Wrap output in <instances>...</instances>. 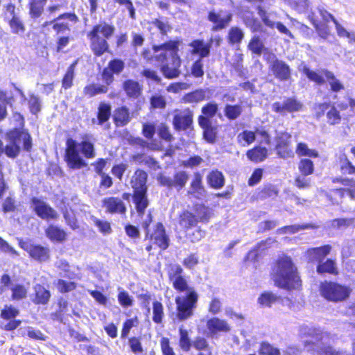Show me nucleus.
Returning <instances> with one entry per match:
<instances>
[{"label":"nucleus","instance_id":"f257e3e1","mask_svg":"<svg viewBox=\"0 0 355 355\" xmlns=\"http://www.w3.org/2000/svg\"><path fill=\"white\" fill-rule=\"evenodd\" d=\"M183 272L182 268L178 263L166 266L167 276L173 289L178 293H186L185 295H177L175 297V319L179 322L186 321L194 315L199 299L198 293L189 286Z\"/></svg>","mask_w":355,"mask_h":355},{"label":"nucleus","instance_id":"f03ea898","mask_svg":"<svg viewBox=\"0 0 355 355\" xmlns=\"http://www.w3.org/2000/svg\"><path fill=\"white\" fill-rule=\"evenodd\" d=\"M180 43L178 40H169L162 44H155L152 46L154 53L161 51L165 52L153 55L150 49L145 48L141 51V55L147 62L150 63L155 60L162 63L159 69L164 78L167 79L176 78L181 74L182 60L178 55Z\"/></svg>","mask_w":355,"mask_h":355},{"label":"nucleus","instance_id":"7ed1b4c3","mask_svg":"<svg viewBox=\"0 0 355 355\" xmlns=\"http://www.w3.org/2000/svg\"><path fill=\"white\" fill-rule=\"evenodd\" d=\"M214 216V211L204 203H195L193 211L189 209L182 210L178 216V225L180 231L184 237L191 243L200 241L204 236V232L198 227L194 231L189 232L192 228L196 227L199 223L207 224Z\"/></svg>","mask_w":355,"mask_h":355},{"label":"nucleus","instance_id":"20e7f679","mask_svg":"<svg viewBox=\"0 0 355 355\" xmlns=\"http://www.w3.org/2000/svg\"><path fill=\"white\" fill-rule=\"evenodd\" d=\"M80 153L86 159H90L95 157V146L92 141V135L88 134L82 135L80 143L71 137L66 139L64 160L69 168L79 170L87 166V162Z\"/></svg>","mask_w":355,"mask_h":355},{"label":"nucleus","instance_id":"39448f33","mask_svg":"<svg viewBox=\"0 0 355 355\" xmlns=\"http://www.w3.org/2000/svg\"><path fill=\"white\" fill-rule=\"evenodd\" d=\"M300 335L307 350H313L318 355H349L343 350H337L331 345L333 339L329 333L307 326L300 328Z\"/></svg>","mask_w":355,"mask_h":355},{"label":"nucleus","instance_id":"423d86ee","mask_svg":"<svg viewBox=\"0 0 355 355\" xmlns=\"http://www.w3.org/2000/svg\"><path fill=\"white\" fill-rule=\"evenodd\" d=\"M80 19L75 12H64L51 20L45 21L42 28L51 26L52 30L58 37L56 40V51H61L72 40L70 36L72 26L77 24Z\"/></svg>","mask_w":355,"mask_h":355},{"label":"nucleus","instance_id":"0eeeda50","mask_svg":"<svg viewBox=\"0 0 355 355\" xmlns=\"http://www.w3.org/2000/svg\"><path fill=\"white\" fill-rule=\"evenodd\" d=\"M115 32V27L112 24L105 21H100L92 26L87 33V38L89 42V48L95 57H101L106 53L110 52V46L108 40Z\"/></svg>","mask_w":355,"mask_h":355},{"label":"nucleus","instance_id":"6e6552de","mask_svg":"<svg viewBox=\"0 0 355 355\" xmlns=\"http://www.w3.org/2000/svg\"><path fill=\"white\" fill-rule=\"evenodd\" d=\"M6 137L8 144L4 147L0 139V155L4 153L9 158H16L21 152V142L24 150L28 153L32 150L33 140L29 132L21 129H10L6 132Z\"/></svg>","mask_w":355,"mask_h":355},{"label":"nucleus","instance_id":"1a4fd4ad","mask_svg":"<svg viewBox=\"0 0 355 355\" xmlns=\"http://www.w3.org/2000/svg\"><path fill=\"white\" fill-rule=\"evenodd\" d=\"M152 222L153 215L148 213L147 218L142 223V227L145 230V239L152 241L155 248H159L160 251H164L170 245L169 235L162 222H157L150 229V225Z\"/></svg>","mask_w":355,"mask_h":355},{"label":"nucleus","instance_id":"9d476101","mask_svg":"<svg viewBox=\"0 0 355 355\" xmlns=\"http://www.w3.org/2000/svg\"><path fill=\"white\" fill-rule=\"evenodd\" d=\"M351 292L350 288L335 282H324L320 285L321 295L325 299L334 302L347 300Z\"/></svg>","mask_w":355,"mask_h":355},{"label":"nucleus","instance_id":"9b49d317","mask_svg":"<svg viewBox=\"0 0 355 355\" xmlns=\"http://www.w3.org/2000/svg\"><path fill=\"white\" fill-rule=\"evenodd\" d=\"M271 277L275 285L280 288H288V257L279 256L272 268Z\"/></svg>","mask_w":355,"mask_h":355},{"label":"nucleus","instance_id":"f8f14e48","mask_svg":"<svg viewBox=\"0 0 355 355\" xmlns=\"http://www.w3.org/2000/svg\"><path fill=\"white\" fill-rule=\"evenodd\" d=\"M157 180L161 187H166L169 190L175 189L180 191L185 187L189 180V174L185 171H178L173 174V178H171L161 172L157 174Z\"/></svg>","mask_w":355,"mask_h":355},{"label":"nucleus","instance_id":"ddd939ff","mask_svg":"<svg viewBox=\"0 0 355 355\" xmlns=\"http://www.w3.org/2000/svg\"><path fill=\"white\" fill-rule=\"evenodd\" d=\"M19 246L26 251L29 257L38 262H46L50 259V250L48 247L40 244H33L19 240Z\"/></svg>","mask_w":355,"mask_h":355},{"label":"nucleus","instance_id":"4468645a","mask_svg":"<svg viewBox=\"0 0 355 355\" xmlns=\"http://www.w3.org/2000/svg\"><path fill=\"white\" fill-rule=\"evenodd\" d=\"M125 69V62L120 58H113L108 62L107 67L103 69L101 78L107 85L114 81V74L121 73Z\"/></svg>","mask_w":355,"mask_h":355},{"label":"nucleus","instance_id":"2eb2a0df","mask_svg":"<svg viewBox=\"0 0 355 355\" xmlns=\"http://www.w3.org/2000/svg\"><path fill=\"white\" fill-rule=\"evenodd\" d=\"M31 202L34 206L33 211L39 218L46 220H55L58 218V213L42 200L33 197Z\"/></svg>","mask_w":355,"mask_h":355},{"label":"nucleus","instance_id":"dca6fc26","mask_svg":"<svg viewBox=\"0 0 355 355\" xmlns=\"http://www.w3.org/2000/svg\"><path fill=\"white\" fill-rule=\"evenodd\" d=\"M193 123V112L189 107L179 111L173 118V125L177 131H186L192 128Z\"/></svg>","mask_w":355,"mask_h":355},{"label":"nucleus","instance_id":"f3484780","mask_svg":"<svg viewBox=\"0 0 355 355\" xmlns=\"http://www.w3.org/2000/svg\"><path fill=\"white\" fill-rule=\"evenodd\" d=\"M19 314V310L12 305H5L1 311L0 317L8 322L4 325L3 329L7 331L15 330L21 324V320L15 319Z\"/></svg>","mask_w":355,"mask_h":355},{"label":"nucleus","instance_id":"a211bd4d","mask_svg":"<svg viewBox=\"0 0 355 355\" xmlns=\"http://www.w3.org/2000/svg\"><path fill=\"white\" fill-rule=\"evenodd\" d=\"M102 206L108 214L125 215L127 207L123 200L116 196H109L102 200Z\"/></svg>","mask_w":355,"mask_h":355},{"label":"nucleus","instance_id":"6ab92c4d","mask_svg":"<svg viewBox=\"0 0 355 355\" xmlns=\"http://www.w3.org/2000/svg\"><path fill=\"white\" fill-rule=\"evenodd\" d=\"M51 297V291L41 284H36L33 286V293L31 302L35 305L45 306L49 304Z\"/></svg>","mask_w":355,"mask_h":355},{"label":"nucleus","instance_id":"aec40b11","mask_svg":"<svg viewBox=\"0 0 355 355\" xmlns=\"http://www.w3.org/2000/svg\"><path fill=\"white\" fill-rule=\"evenodd\" d=\"M132 199L138 216L143 217L149 205L148 191H133Z\"/></svg>","mask_w":355,"mask_h":355},{"label":"nucleus","instance_id":"412c9836","mask_svg":"<svg viewBox=\"0 0 355 355\" xmlns=\"http://www.w3.org/2000/svg\"><path fill=\"white\" fill-rule=\"evenodd\" d=\"M207 19L213 24L211 31H218L229 26L232 19V15L227 12L225 15L221 17L220 13L211 10L208 12Z\"/></svg>","mask_w":355,"mask_h":355},{"label":"nucleus","instance_id":"4be33fe9","mask_svg":"<svg viewBox=\"0 0 355 355\" xmlns=\"http://www.w3.org/2000/svg\"><path fill=\"white\" fill-rule=\"evenodd\" d=\"M121 87L130 99H137L142 95L143 86L137 80L126 79L123 82Z\"/></svg>","mask_w":355,"mask_h":355},{"label":"nucleus","instance_id":"5701e85b","mask_svg":"<svg viewBox=\"0 0 355 355\" xmlns=\"http://www.w3.org/2000/svg\"><path fill=\"white\" fill-rule=\"evenodd\" d=\"M148 173L143 169L137 168L135 171L131 180L130 185L133 191H148Z\"/></svg>","mask_w":355,"mask_h":355},{"label":"nucleus","instance_id":"b1692460","mask_svg":"<svg viewBox=\"0 0 355 355\" xmlns=\"http://www.w3.org/2000/svg\"><path fill=\"white\" fill-rule=\"evenodd\" d=\"M205 193V189L202 182V175L198 171L195 172L190 182L187 195L198 198L199 196H203Z\"/></svg>","mask_w":355,"mask_h":355},{"label":"nucleus","instance_id":"393cba45","mask_svg":"<svg viewBox=\"0 0 355 355\" xmlns=\"http://www.w3.org/2000/svg\"><path fill=\"white\" fill-rule=\"evenodd\" d=\"M131 114L128 107L125 105H121L114 111L113 122L116 127H123L131 120Z\"/></svg>","mask_w":355,"mask_h":355},{"label":"nucleus","instance_id":"a878e982","mask_svg":"<svg viewBox=\"0 0 355 355\" xmlns=\"http://www.w3.org/2000/svg\"><path fill=\"white\" fill-rule=\"evenodd\" d=\"M331 249V247L329 245L309 248L306 252V258L309 262L317 261L320 263L329 254Z\"/></svg>","mask_w":355,"mask_h":355},{"label":"nucleus","instance_id":"bb28decb","mask_svg":"<svg viewBox=\"0 0 355 355\" xmlns=\"http://www.w3.org/2000/svg\"><path fill=\"white\" fill-rule=\"evenodd\" d=\"M189 46L191 48V54L198 55L200 59L208 57L210 54V43H205L201 39L192 40Z\"/></svg>","mask_w":355,"mask_h":355},{"label":"nucleus","instance_id":"cd10ccee","mask_svg":"<svg viewBox=\"0 0 355 355\" xmlns=\"http://www.w3.org/2000/svg\"><path fill=\"white\" fill-rule=\"evenodd\" d=\"M46 237L54 243H63L67 240V234L61 227L51 224L45 230Z\"/></svg>","mask_w":355,"mask_h":355},{"label":"nucleus","instance_id":"c85d7f7f","mask_svg":"<svg viewBox=\"0 0 355 355\" xmlns=\"http://www.w3.org/2000/svg\"><path fill=\"white\" fill-rule=\"evenodd\" d=\"M207 328L211 335L218 332H229L231 328L225 320L213 317L207 321Z\"/></svg>","mask_w":355,"mask_h":355},{"label":"nucleus","instance_id":"c756f323","mask_svg":"<svg viewBox=\"0 0 355 355\" xmlns=\"http://www.w3.org/2000/svg\"><path fill=\"white\" fill-rule=\"evenodd\" d=\"M218 110V106L215 102H209L205 104L201 108V114L198 117V122H211V119L216 115Z\"/></svg>","mask_w":355,"mask_h":355},{"label":"nucleus","instance_id":"7c9ffc66","mask_svg":"<svg viewBox=\"0 0 355 355\" xmlns=\"http://www.w3.org/2000/svg\"><path fill=\"white\" fill-rule=\"evenodd\" d=\"M270 71L279 80L288 78V66L282 60H275L270 66Z\"/></svg>","mask_w":355,"mask_h":355},{"label":"nucleus","instance_id":"2f4dec72","mask_svg":"<svg viewBox=\"0 0 355 355\" xmlns=\"http://www.w3.org/2000/svg\"><path fill=\"white\" fill-rule=\"evenodd\" d=\"M279 194V190L276 186L272 184H266L259 188L256 192L255 198L257 200H265L275 198Z\"/></svg>","mask_w":355,"mask_h":355},{"label":"nucleus","instance_id":"473e14b6","mask_svg":"<svg viewBox=\"0 0 355 355\" xmlns=\"http://www.w3.org/2000/svg\"><path fill=\"white\" fill-rule=\"evenodd\" d=\"M275 150L279 157L286 158L288 156V134L279 133L276 137Z\"/></svg>","mask_w":355,"mask_h":355},{"label":"nucleus","instance_id":"72a5a7b5","mask_svg":"<svg viewBox=\"0 0 355 355\" xmlns=\"http://www.w3.org/2000/svg\"><path fill=\"white\" fill-rule=\"evenodd\" d=\"M208 185L214 189H220L225 185V176L217 169L211 170L207 175Z\"/></svg>","mask_w":355,"mask_h":355},{"label":"nucleus","instance_id":"f704fd0d","mask_svg":"<svg viewBox=\"0 0 355 355\" xmlns=\"http://www.w3.org/2000/svg\"><path fill=\"white\" fill-rule=\"evenodd\" d=\"M47 0H28V14L31 18L36 19L40 18L44 11Z\"/></svg>","mask_w":355,"mask_h":355},{"label":"nucleus","instance_id":"c9c22d12","mask_svg":"<svg viewBox=\"0 0 355 355\" xmlns=\"http://www.w3.org/2000/svg\"><path fill=\"white\" fill-rule=\"evenodd\" d=\"M198 123L202 130V137L205 141L209 144H214L217 139V127L213 125L211 122Z\"/></svg>","mask_w":355,"mask_h":355},{"label":"nucleus","instance_id":"e433bc0d","mask_svg":"<svg viewBox=\"0 0 355 355\" xmlns=\"http://www.w3.org/2000/svg\"><path fill=\"white\" fill-rule=\"evenodd\" d=\"M246 156L250 161L254 163H259L267 157L268 150L265 147L255 146L247 150Z\"/></svg>","mask_w":355,"mask_h":355},{"label":"nucleus","instance_id":"4c0bfd02","mask_svg":"<svg viewBox=\"0 0 355 355\" xmlns=\"http://www.w3.org/2000/svg\"><path fill=\"white\" fill-rule=\"evenodd\" d=\"M78 63V59L75 60L67 69L63 75L61 83L62 87L67 90L71 88L73 85V80L75 78L76 67Z\"/></svg>","mask_w":355,"mask_h":355},{"label":"nucleus","instance_id":"58836bf2","mask_svg":"<svg viewBox=\"0 0 355 355\" xmlns=\"http://www.w3.org/2000/svg\"><path fill=\"white\" fill-rule=\"evenodd\" d=\"M193 349L198 352L196 355H213L212 347L207 339L202 336H196L194 338Z\"/></svg>","mask_w":355,"mask_h":355},{"label":"nucleus","instance_id":"ea45409f","mask_svg":"<svg viewBox=\"0 0 355 355\" xmlns=\"http://www.w3.org/2000/svg\"><path fill=\"white\" fill-rule=\"evenodd\" d=\"M112 107L111 105L105 102H101L97 108L96 117H97V124L103 125L111 117L112 114Z\"/></svg>","mask_w":355,"mask_h":355},{"label":"nucleus","instance_id":"a19ab883","mask_svg":"<svg viewBox=\"0 0 355 355\" xmlns=\"http://www.w3.org/2000/svg\"><path fill=\"white\" fill-rule=\"evenodd\" d=\"M108 85H96L95 83H90L87 85L83 89V94L88 97L92 98L98 94H106L108 92Z\"/></svg>","mask_w":355,"mask_h":355},{"label":"nucleus","instance_id":"79ce46f5","mask_svg":"<svg viewBox=\"0 0 355 355\" xmlns=\"http://www.w3.org/2000/svg\"><path fill=\"white\" fill-rule=\"evenodd\" d=\"M244 38V33L241 28L238 26H232L230 28L227 40L229 44L239 45Z\"/></svg>","mask_w":355,"mask_h":355},{"label":"nucleus","instance_id":"37998d69","mask_svg":"<svg viewBox=\"0 0 355 355\" xmlns=\"http://www.w3.org/2000/svg\"><path fill=\"white\" fill-rule=\"evenodd\" d=\"M179 346L184 352H189L191 347L193 348V340L191 341L189 332L182 327L179 328Z\"/></svg>","mask_w":355,"mask_h":355},{"label":"nucleus","instance_id":"c03bdc74","mask_svg":"<svg viewBox=\"0 0 355 355\" xmlns=\"http://www.w3.org/2000/svg\"><path fill=\"white\" fill-rule=\"evenodd\" d=\"M204 100H205V92L202 89L190 92L182 97V101L185 103H197Z\"/></svg>","mask_w":355,"mask_h":355},{"label":"nucleus","instance_id":"a18cd8bd","mask_svg":"<svg viewBox=\"0 0 355 355\" xmlns=\"http://www.w3.org/2000/svg\"><path fill=\"white\" fill-rule=\"evenodd\" d=\"M11 299L13 301H20L28 296V288L22 284H16L10 288Z\"/></svg>","mask_w":355,"mask_h":355},{"label":"nucleus","instance_id":"49530a36","mask_svg":"<svg viewBox=\"0 0 355 355\" xmlns=\"http://www.w3.org/2000/svg\"><path fill=\"white\" fill-rule=\"evenodd\" d=\"M317 272L319 274L329 273L332 275L338 274V268L336 262L332 259H327L325 261H322L318 263L317 266Z\"/></svg>","mask_w":355,"mask_h":355},{"label":"nucleus","instance_id":"de8ad7c7","mask_svg":"<svg viewBox=\"0 0 355 355\" xmlns=\"http://www.w3.org/2000/svg\"><path fill=\"white\" fill-rule=\"evenodd\" d=\"M132 144L139 146L142 149H147L153 151H157L161 149L160 145L155 139L148 142L141 137L133 139Z\"/></svg>","mask_w":355,"mask_h":355},{"label":"nucleus","instance_id":"09e8293b","mask_svg":"<svg viewBox=\"0 0 355 355\" xmlns=\"http://www.w3.org/2000/svg\"><path fill=\"white\" fill-rule=\"evenodd\" d=\"M322 74H324V79L326 78L333 92H337L344 89L343 85L335 77L332 72L327 69H322Z\"/></svg>","mask_w":355,"mask_h":355},{"label":"nucleus","instance_id":"8fccbe9b","mask_svg":"<svg viewBox=\"0 0 355 355\" xmlns=\"http://www.w3.org/2000/svg\"><path fill=\"white\" fill-rule=\"evenodd\" d=\"M242 111V107L239 104H227L225 106L224 108L225 116L230 121H234L238 119L241 116Z\"/></svg>","mask_w":355,"mask_h":355},{"label":"nucleus","instance_id":"3c124183","mask_svg":"<svg viewBox=\"0 0 355 355\" xmlns=\"http://www.w3.org/2000/svg\"><path fill=\"white\" fill-rule=\"evenodd\" d=\"M237 142L243 146H249L256 139L255 132L245 130L240 132L236 137Z\"/></svg>","mask_w":355,"mask_h":355},{"label":"nucleus","instance_id":"603ef678","mask_svg":"<svg viewBox=\"0 0 355 355\" xmlns=\"http://www.w3.org/2000/svg\"><path fill=\"white\" fill-rule=\"evenodd\" d=\"M8 25L13 34L21 35L25 32V25L19 16L11 17L8 21Z\"/></svg>","mask_w":355,"mask_h":355},{"label":"nucleus","instance_id":"864d4df0","mask_svg":"<svg viewBox=\"0 0 355 355\" xmlns=\"http://www.w3.org/2000/svg\"><path fill=\"white\" fill-rule=\"evenodd\" d=\"M295 153L300 157H318L319 153L315 149H311L305 143L300 142L297 144Z\"/></svg>","mask_w":355,"mask_h":355},{"label":"nucleus","instance_id":"5fc2aeb1","mask_svg":"<svg viewBox=\"0 0 355 355\" xmlns=\"http://www.w3.org/2000/svg\"><path fill=\"white\" fill-rule=\"evenodd\" d=\"M277 300V297L270 291H266L260 294L257 302L263 307H270Z\"/></svg>","mask_w":355,"mask_h":355},{"label":"nucleus","instance_id":"6e6d98bb","mask_svg":"<svg viewBox=\"0 0 355 355\" xmlns=\"http://www.w3.org/2000/svg\"><path fill=\"white\" fill-rule=\"evenodd\" d=\"M139 324V319L137 316L126 319L122 325L121 331V338L125 339L128 337L132 328L137 327Z\"/></svg>","mask_w":355,"mask_h":355},{"label":"nucleus","instance_id":"4d7b16f0","mask_svg":"<svg viewBox=\"0 0 355 355\" xmlns=\"http://www.w3.org/2000/svg\"><path fill=\"white\" fill-rule=\"evenodd\" d=\"M303 72L309 80L316 83L318 85H323L325 83V77L322 74V69L319 72H316L304 66L303 67Z\"/></svg>","mask_w":355,"mask_h":355},{"label":"nucleus","instance_id":"13d9d810","mask_svg":"<svg viewBox=\"0 0 355 355\" xmlns=\"http://www.w3.org/2000/svg\"><path fill=\"white\" fill-rule=\"evenodd\" d=\"M248 49L254 54L261 55L264 49V44L259 36H253L248 44Z\"/></svg>","mask_w":355,"mask_h":355},{"label":"nucleus","instance_id":"bf43d9fd","mask_svg":"<svg viewBox=\"0 0 355 355\" xmlns=\"http://www.w3.org/2000/svg\"><path fill=\"white\" fill-rule=\"evenodd\" d=\"M164 315V306L159 301H154L153 303V321L156 324L162 322Z\"/></svg>","mask_w":355,"mask_h":355},{"label":"nucleus","instance_id":"052dcab7","mask_svg":"<svg viewBox=\"0 0 355 355\" xmlns=\"http://www.w3.org/2000/svg\"><path fill=\"white\" fill-rule=\"evenodd\" d=\"M290 289L299 288L302 285V281L297 272V268L290 260Z\"/></svg>","mask_w":355,"mask_h":355},{"label":"nucleus","instance_id":"680f3d73","mask_svg":"<svg viewBox=\"0 0 355 355\" xmlns=\"http://www.w3.org/2000/svg\"><path fill=\"white\" fill-rule=\"evenodd\" d=\"M56 288L59 293H66L74 291L77 288V284L74 282H68L62 279H58Z\"/></svg>","mask_w":355,"mask_h":355},{"label":"nucleus","instance_id":"e2e57ef3","mask_svg":"<svg viewBox=\"0 0 355 355\" xmlns=\"http://www.w3.org/2000/svg\"><path fill=\"white\" fill-rule=\"evenodd\" d=\"M298 169L304 176L311 175L314 171L313 162L309 159H302L298 164Z\"/></svg>","mask_w":355,"mask_h":355},{"label":"nucleus","instance_id":"0e129e2a","mask_svg":"<svg viewBox=\"0 0 355 355\" xmlns=\"http://www.w3.org/2000/svg\"><path fill=\"white\" fill-rule=\"evenodd\" d=\"M191 74L192 75V76L196 78L203 77L205 71L202 59H200V58H198L192 63L191 67Z\"/></svg>","mask_w":355,"mask_h":355},{"label":"nucleus","instance_id":"69168bd1","mask_svg":"<svg viewBox=\"0 0 355 355\" xmlns=\"http://www.w3.org/2000/svg\"><path fill=\"white\" fill-rule=\"evenodd\" d=\"M162 35H166L172 30V27L167 21L156 18L151 21Z\"/></svg>","mask_w":355,"mask_h":355},{"label":"nucleus","instance_id":"338daca9","mask_svg":"<svg viewBox=\"0 0 355 355\" xmlns=\"http://www.w3.org/2000/svg\"><path fill=\"white\" fill-rule=\"evenodd\" d=\"M117 300L119 304L123 308L130 307L133 305L132 297L125 290H122L119 292L117 295Z\"/></svg>","mask_w":355,"mask_h":355},{"label":"nucleus","instance_id":"774afa93","mask_svg":"<svg viewBox=\"0 0 355 355\" xmlns=\"http://www.w3.org/2000/svg\"><path fill=\"white\" fill-rule=\"evenodd\" d=\"M340 169L341 173L344 175L355 173V167L352 164L345 155L340 157Z\"/></svg>","mask_w":355,"mask_h":355}]
</instances>
